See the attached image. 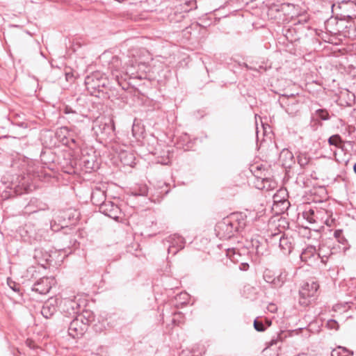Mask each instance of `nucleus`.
<instances>
[{
    "label": "nucleus",
    "instance_id": "35",
    "mask_svg": "<svg viewBox=\"0 0 356 356\" xmlns=\"http://www.w3.org/2000/svg\"><path fill=\"white\" fill-rule=\"evenodd\" d=\"M178 297L180 299L184 300L185 301L188 299V295L186 293H181L180 294L178 295Z\"/></svg>",
    "mask_w": 356,
    "mask_h": 356
},
{
    "label": "nucleus",
    "instance_id": "25",
    "mask_svg": "<svg viewBox=\"0 0 356 356\" xmlns=\"http://www.w3.org/2000/svg\"><path fill=\"white\" fill-rule=\"evenodd\" d=\"M326 327L329 330H338L339 328V325L335 320L330 319L327 321Z\"/></svg>",
    "mask_w": 356,
    "mask_h": 356
},
{
    "label": "nucleus",
    "instance_id": "12",
    "mask_svg": "<svg viewBox=\"0 0 356 356\" xmlns=\"http://www.w3.org/2000/svg\"><path fill=\"white\" fill-rule=\"evenodd\" d=\"M113 151L118 154V158L124 165L132 166L134 164V156L132 153L121 149L118 145L113 146Z\"/></svg>",
    "mask_w": 356,
    "mask_h": 356
},
{
    "label": "nucleus",
    "instance_id": "20",
    "mask_svg": "<svg viewBox=\"0 0 356 356\" xmlns=\"http://www.w3.org/2000/svg\"><path fill=\"white\" fill-rule=\"evenodd\" d=\"M316 253V250L314 246H308L302 252L300 259L302 261H307L309 259L314 257Z\"/></svg>",
    "mask_w": 356,
    "mask_h": 356
},
{
    "label": "nucleus",
    "instance_id": "44",
    "mask_svg": "<svg viewBox=\"0 0 356 356\" xmlns=\"http://www.w3.org/2000/svg\"><path fill=\"white\" fill-rule=\"evenodd\" d=\"M72 143H76V141H75V140H74V139H72Z\"/></svg>",
    "mask_w": 356,
    "mask_h": 356
},
{
    "label": "nucleus",
    "instance_id": "7",
    "mask_svg": "<svg viewBox=\"0 0 356 356\" xmlns=\"http://www.w3.org/2000/svg\"><path fill=\"white\" fill-rule=\"evenodd\" d=\"M169 243L168 252L175 255L179 250L184 248L185 241L184 238L177 234L169 236L166 239Z\"/></svg>",
    "mask_w": 356,
    "mask_h": 356
},
{
    "label": "nucleus",
    "instance_id": "43",
    "mask_svg": "<svg viewBox=\"0 0 356 356\" xmlns=\"http://www.w3.org/2000/svg\"><path fill=\"white\" fill-rule=\"evenodd\" d=\"M274 197L275 202V201H278V200L276 199V198H277V195H274V197Z\"/></svg>",
    "mask_w": 356,
    "mask_h": 356
},
{
    "label": "nucleus",
    "instance_id": "41",
    "mask_svg": "<svg viewBox=\"0 0 356 356\" xmlns=\"http://www.w3.org/2000/svg\"><path fill=\"white\" fill-rule=\"evenodd\" d=\"M354 172L356 173V163L353 166Z\"/></svg>",
    "mask_w": 356,
    "mask_h": 356
},
{
    "label": "nucleus",
    "instance_id": "11",
    "mask_svg": "<svg viewBox=\"0 0 356 356\" xmlns=\"http://www.w3.org/2000/svg\"><path fill=\"white\" fill-rule=\"evenodd\" d=\"M275 240H279V246L283 254L285 255L289 254L293 249V240L291 238L275 234L273 235Z\"/></svg>",
    "mask_w": 356,
    "mask_h": 356
},
{
    "label": "nucleus",
    "instance_id": "33",
    "mask_svg": "<svg viewBox=\"0 0 356 356\" xmlns=\"http://www.w3.org/2000/svg\"><path fill=\"white\" fill-rule=\"evenodd\" d=\"M63 113L65 114L74 113V111L72 109L71 107L66 106L63 108Z\"/></svg>",
    "mask_w": 356,
    "mask_h": 356
},
{
    "label": "nucleus",
    "instance_id": "23",
    "mask_svg": "<svg viewBox=\"0 0 356 356\" xmlns=\"http://www.w3.org/2000/svg\"><path fill=\"white\" fill-rule=\"evenodd\" d=\"M334 237L337 239L338 242L342 244H345L346 242V239L343 236L342 229H337L334 233Z\"/></svg>",
    "mask_w": 356,
    "mask_h": 356
},
{
    "label": "nucleus",
    "instance_id": "15",
    "mask_svg": "<svg viewBox=\"0 0 356 356\" xmlns=\"http://www.w3.org/2000/svg\"><path fill=\"white\" fill-rule=\"evenodd\" d=\"M57 311V300L54 298L46 301L42 309L41 314L47 319L51 318Z\"/></svg>",
    "mask_w": 356,
    "mask_h": 356
},
{
    "label": "nucleus",
    "instance_id": "38",
    "mask_svg": "<svg viewBox=\"0 0 356 356\" xmlns=\"http://www.w3.org/2000/svg\"><path fill=\"white\" fill-rule=\"evenodd\" d=\"M333 222H334V220L333 219H331V220H329V219H326L325 220V223L329 226V227H331L333 224Z\"/></svg>",
    "mask_w": 356,
    "mask_h": 356
},
{
    "label": "nucleus",
    "instance_id": "21",
    "mask_svg": "<svg viewBox=\"0 0 356 356\" xmlns=\"http://www.w3.org/2000/svg\"><path fill=\"white\" fill-rule=\"evenodd\" d=\"M297 159L298 163L302 168L306 167L311 162L310 157L306 153H300Z\"/></svg>",
    "mask_w": 356,
    "mask_h": 356
},
{
    "label": "nucleus",
    "instance_id": "42",
    "mask_svg": "<svg viewBox=\"0 0 356 356\" xmlns=\"http://www.w3.org/2000/svg\"><path fill=\"white\" fill-rule=\"evenodd\" d=\"M266 323L268 326H270L271 324L270 322H269L268 320H266Z\"/></svg>",
    "mask_w": 356,
    "mask_h": 356
},
{
    "label": "nucleus",
    "instance_id": "16",
    "mask_svg": "<svg viewBox=\"0 0 356 356\" xmlns=\"http://www.w3.org/2000/svg\"><path fill=\"white\" fill-rule=\"evenodd\" d=\"M326 213L325 211H318L309 209L302 213L303 218L311 224L316 223L319 217Z\"/></svg>",
    "mask_w": 356,
    "mask_h": 356
},
{
    "label": "nucleus",
    "instance_id": "5",
    "mask_svg": "<svg viewBox=\"0 0 356 356\" xmlns=\"http://www.w3.org/2000/svg\"><path fill=\"white\" fill-rule=\"evenodd\" d=\"M148 52L145 49H140L138 47H132L128 50L127 56L131 58L128 61L124 60V66L127 67V73L134 74L132 68H135L136 65L145 64V60L142 59V57Z\"/></svg>",
    "mask_w": 356,
    "mask_h": 356
},
{
    "label": "nucleus",
    "instance_id": "2",
    "mask_svg": "<svg viewBox=\"0 0 356 356\" xmlns=\"http://www.w3.org/2000/svg\"><path fill=\"white\" fill-rule=\"evenodd\" d=\"M92 321V317L88 312L77 315L69 325V335L74 339L82 337Z\"/></svg>",
    "mask_w": 356,
    "mask_h": 356
},
{
    "label": "nucleus",
    "instance_id": "24",
    "mask_svg": "<svg viewBox=\"0 0 356 356\" xmlns=\"http://www.w3.org/2000/svg\"><path fill=\"white\" fill-rule=\"evenodd\" d=\"M316 113L318 118L322 120H327L330 118L329 113L326 110L318 109Z\"/></svg>",
    "mask_w": 356,
    "mask_h": 356
},
{
    "label": "nucleus",
    "instance_id": "8",
    "mask_svg": "<svg viewBox=\"0 0 356 356\" xmlns=\"http://www.w3.org/2000/svg\"><path fill=\"white\" fill-rule=\"evenodd\" d=\"M54 284V279L53 277H43L33 284L32 290L40 294H47Z\"/></svg>",
    "mask_w": 356,
    "mask_h": 356
},
{
    "label": "nucleus",
    "instance_id": "22",
    "mask_svg": "<svg viewBox=\"0 0 356 356\" xmlns=\"http://www.w3.org/2000/svg\"><path fill=\"white\" fill-rule=\"evenodd\" d=\"M328 143L330 145H334L337 147H340L342 143V140L339 135H333L328 139Z\"/></svg>",
    "mask_w": 356,
    "mask_h": 356
},
{
    "label": "nucleus",
    "instance_id": "9",
    "mask_svg": "<svg viewBox=\"0 0 356 356\" xmlns=\"http://www.w3.org/2000/svg\"><path fill=\"white\" fill-rule=\"evenodd\" d=\"M99 211L105 216H107L114 220H118L120 217V214L121 213L120 207L111 201L105 202L102 205H101Z\"/></svg>",
    "mask_w": 356,
    "mask_h": 356
},
{
    "label": "nucleus",
    "instance_id": "37",
    "mask_svg": "<svg viewBox=\"0 0 356 356\" xmlns=\"http://www.w3.org/2000/svg\"><path fill=\"white\" fill-rule=\"evenodd\" d=\"M147 192V188L145 186H144V187H143V188H141L140 193H139V195H146Z\"/></svg>",
    "mask_w": 356,
    "mask_h": 356
},
{
    "label": "nucleus",
    "instance_id": "36",
    "mask_svg": "<svg viewBox=\"0 0 356 356\" xmlns=\"http://www.w3.org/2000/svg\"><path fill=\"white\" fill-rule=\"evenodd\" d=\"M249 268V265L247 263H243L241 264L240 269L243 270H247Z\"/></svg>",
    "mask_w": 356,
    "mask_h": 356
},
{
    "label": "nucleus",
    "instance_id": "30",
    "mask_svg": "<svg viewBox=\"0 0 356 356\" xmlns=\"http://www.w3.org/2000/svg\"><path fill=\"white\" fill-rule=\"evenodd\" d=\"M282 156H285L291 159L293 158V154L288 150H283L281 153V157Z\"/></svg>",
    "mask_w": 356,
    "mask_h": 356
},
{
    "label": "nucleus",
    "instance_id": "45",
    "mask_svg": "<svg viewBox=\"0 0 356 356\" xmlns=\"http://www.w3.org/2000/svg\"><path fill=\"white\" fill-rule=\"evenodd\" d=\"M355 1H356V0H354Z\"/></svg>",
    "mask_w": 356,
    "mask_h": 356
},
{
    "label": "nucleus",
    "instance_id": "29",
    "mask_svg": "<svg viewBox=\"0 0 356 356\" xmlns=\"http://www.w3.org/2000/svg\"><path fill=\"white\" fill-rule=\"evenodd\" d=\"M183 318V315L181 313H176L174 314V317L172 318V321L173 323H176L177 321L178 323H180L181 322V318Z\"/></svg>",
    "mask_w": 356,
    "mask_h": 356
},
{
    "label": "nucleus",
    "instance_id": "32",
    "mask_svg": "<svg viewBox=\"0 0 356 356\" xmlns=\"http://www.w3.org/2000/svg\"><path fill=\"white\" fill-rule=\"evenodd\" d=\"M264 278L265 280V281L268 283H270V284H272V282H273V277L272 276H270V275H268V273H266L264 274Z\"/></svg>",
    "mask_w": 356,
    "mask_h": 356
},
{
    "label": "nucleus",
    "instance_id": "14",
    "mask_svg": "<svg viewBox=\"0 0 356 356\" xmlns=\"http://www.w3.org/2000/svg\"><path fill=\"white\" fill-rule=\"evenodd\" d=\"M97 123L93 129L95 134L102 138H106L113 132L114 127L111 124V121L108 122H98Z\"/></svg>",
    "mask_w": 356,
    "mask_h": 356
},
{
    "label": "nucleus",
    "instance_id": "6",
    "mask_svg": "<svg viewBox=\"0 0 356 356\" xmlns=\"http://www.w3.org/2000/svg\"><path fill=\"white\" fill-rule=\"evenodd\" d=\"M282 105L285 108L286 113L291 116L296 115L300 108V103L294 95L284 96L281 100Z\"/></svg>",
    "mask_w": 356,
    "mask_h": 356
},
{
    "label": "nucleus",
    "instance_id": "10",
    "mask_svg": "<svg viewBox=\"0 0 356 356\" xmlns=\"http://www.w3.org/2000/svg\"><path fill=\"white\" fill-rule=\"evenodd\" d=\"M48 209V205L39 199L33 197L31 198L27 205L23 209V213L30 215L38 212V211H45Z\"/></svg>",
    "mask_w": 356,
    "mask_h": 356
},
{
    "label": "nucleus",
    "instance_id": "26",
    "mask_svg": "<svg viewBox=\"0 0 356 356\" xmlns=\"http://www.w3.org/2000/svg\"><path fill=\"white\" fill-rule=\"evenodd\" d=\"M254 327L258 332H264L266 328L262 321H260L258 319H255L254 321Z\"/></svg>",
    "mask_w": 356,
    "mask_h": 356
},
{
    "label": "nucleus",
    "instance_id": "3",
    "mask_svg": "<svg viewBox=\"0 0 356 356\" xmlns=\"http://www.w3.org/2000/svg\"><path fill=\"white\" fill-rule=\"evenodd\" d=\"M108 81L101 72H95L85 79L87 90L91 95L99 97L103 89L107 86Z\"/></svg>",
    "mask_w": 356,
    "mask_h": 356
},
{
    "label": "nucleus",
    "instance_id": "19",
    "mask_svg": "<svg viewBox=\"0 0 356 356\" xmlns=\"http://www.w3.org/2000/svg\"><path fill=\"white\" fill-rule=\"evenodd\" d=\"M353 351L342 346H338L331 352V356H353Z\"/></svg>",
    "mask_w": 356,
    "mask_h": 356
},
{
    "label": "nucleus",
    "instance_id": "18",
    "mask_svg": "<svg viewBox=\"0 0 356 356\" xmlns=\"http://www.w3.org/2000/svg\"><path fill=\"white\" fill-rule=\"evenodd\" d=\"M317 254L318 257L321 259V261L323 263H326L327 259L332 254V252L329 247L324 244H321L319 245Z\"/></svg>",
    "mask_w": 356,
    "mask_h": 356
},
{
    "label": "nucleus",
    "instance_id": "27",
    "mask_svg": "<svg viewBox=\"0 0 356 356\" xmlns=\"http://www.w3.org/2000/svg\"><path fill=\"white\" fill-rule=\"evenodd\" d=\"M272 286L273 287H275V288H280L281 287L283 284H282V281L278 279L277 277H274L273 279V282H272Z\"/></svg>",
    "mask_w": 356,
    "mask_h": 356
},
{
    "label": "nucleus",
    "instance_id": "4",
    "mask_svg": "<svg viewBox=\"0 0 356 356\" xmlns=\"http://www.w3.org/2000/svg\"><path fill=\"white\" fill-rule=\"evenodd\" d=\"M319 285L316 282L305 283L299 291V303L300 305L307 307L314 300Z\"/></svg>",
    "mask_w": 356,
    "mask_h": 356
},
{
    "label": "nucleus",
    "instance_id": "31",
    "mask_svg": "<svg viewBox=\"0 0 356 356\" xmlns=\"http://www.w3.org/2000/svg\"><path fill=\"white\" fill-rule=\"evenodd\" d=\"M84 163L88 169L94 170L96 168L95 164L94 163H91L89 161H84Z\"/></svg>",
    "mask_w": 356,
    "mask_h": 356
},
{
    "label": "nucleus",
    "instance_id": "17",
    "mask_svg": "<svg viewBox=\"0 0 356 356\" xmlns=\"http://www.w3.org/2000/svg\"><path fill=\"white\" fill-rule=\"evenodd\" d=\"M105 191L99 188H95L91 193L92 202L100 207L106 201Z\"/></svg>",
    "mask_w": 356,
    "mask_h": 356
},
{
    "label": "nucleus",
    "instance_id": "40",
    "mask_svg": "<svg viewBox=\"0 0 356 356\" xmlns=\"http://www.w3.org/2000/svg\"><path fill=\"white\" fill-rule=\"evenodd\" d=\"M277 339H272L270 342V346H273L277 343Z\"/></svg>",
    "mask_w": 356,
    "mask_h": 356
},
{
    "label": "nucleus",
    "instance_id": "34",
    "mask_svg": "<svg viewBox=\"0 0 356 356\" xmlns=\"http://www.w3.org/2000/svg\"><path fill=\"white\" fill-rule=\"evenodd\" d=\"M278 279L280 280V281H282V284L285 282L286 280V274L285 273H281L278 276Z\"/></svg>",
    "mask_w": 356,
    "mask_h": 356
},
{
    "label": "nucleus",
    "instance_id": "1",
    "mask_svg": "<svg viewBox=\"0 0 356 356\" xmlns=\"http://www.w3.org/2000/svg\"><path fill=\"white\" fill-rule=\"evenodd\" d=\"M246 216L242 213H234L224 218L216 227L217 235L223 239H229L236 232L243 229L246 225Z\"/></svg>",
    "mask_w": 356,
    "mask_h": 356
},
{
    "label": "nucleus",
    "instance_id": "39",
    "mask_svg": "<svg viewBox=\"0 0 356 356\" xmlns=\"http://www.w3.org/2000/svg\"><path fill=\"white\" fill-rule=\"evenodd\" d=\"M119 60V58L118 56H113L111 60V63L114 64L115 62H118Z\"/></svg>",
    "mask_w": 356,
    "mask_h": 356
},
{
    "label": "nucleus",
    "instance_id": "28",
    "mask_svg": "<svg viewBox=\"0 0 356 356\" xmlns=\"http://www.w3.org/2000/svg\"><path fill=\"white\" fill-rule=\"evenodd\" d=\"M8 284L9 286L15 291H19V286L15 282L9 281L8 280Z\"/></svg>",
    "mask_w": 356,
    "mask_h": 356
},
{
    "label": "nucleus",
    "instance_id": "13",
    "mask_svg": "<svg viewBox=\"0 0 356 356\" xmlns=\"http://www.w3.org/2000/svg\"><path fill=\"white\" fill-rule=\"evenodd\" d=\"M339 8L342 15L348 18L356 17V3L350 0H343L339 3Z\"/></svg>",
    "mask_w": 356,
    "mask_h": 356
}]
</instances>
